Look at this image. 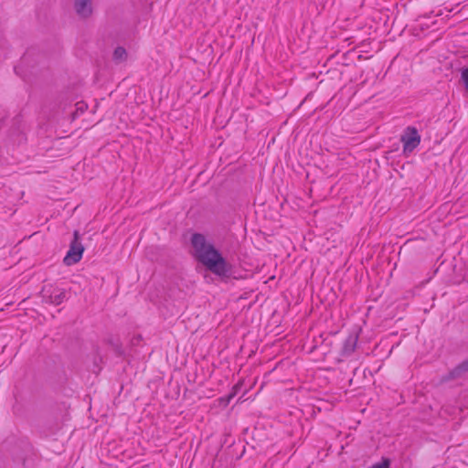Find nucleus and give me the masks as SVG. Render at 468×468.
Listing matches in <instances>:
<instances>
[{
  "label": "nucleus",
  "instance_id": "obj_1",
  "mask_svg": "<svg viewBox=\"0 0 468 468\" xmlns=\"http://www.w3.org/2000/svg\"><path fill=\"white\" fill-rule=\"evenodd\" d=\"M193 255L207 270L218 276H226L230 268L220 252L214 245L207 241L205 236L199 233L193 234L191 238Z\"/></svg>",
  "mask_w": 468,
  "mask_h": 468
},
{
  "label": "nucleus",
  "instance_id": "obj_2",
  "mask_svg": "<svg viewBox=\"0 0 468 468\" xmlns=\"http://www.w3.org/2000/svg\"><path fill=\"white\" fill-rule=\"evenodd\" d=\"M401 142L403 144V153L409 154L420 144V135L415 127L410 126L401 135Z\"/></svg>",
  "mask_w": 468,
  "mask_h": 468
},
{
  "label": "nucleus",
  "instance_id": "obj_3",
  "mask_svg": "<svg viewBox=\"0 0 468 468\" xmlns=\"http://www.w3.org/2000/svg\"><path fill=\"white\" fill-rule=\"evenodd\" d=\"M84 252V247L79 241V232H74V240L71 242L70 248L68 250L66 256L64 257V263L68 266L73 265L79 262Z\"/></svg>",
  "mask_w": 468,
  "mask_h": 468
},
{
  "label": "nucleus",
  "instance_id": "obj_4",
  "mask_svg": "<svg viewBox=\"0 0 468 468\" xmlns=\"http://www.w3.org/2000/svg\"><path fill=\"white\" fill-rule=\"evenodd\" d=\"M76 13L81 17H88L92 13L91 0H74Z\"/></svg>",
  "mask_w": 468,
  "mask_h": 468
},
{
  "label": "nucleus",
  "instance_id": "obj_5",
  "mask_svg": "<svg viewBox=\"0 0 468 468\" xmlns=\"http://www.w3.org/2000/svg\"><path fill=\"white\" fill-rule=\"evenodd\" d=\"M127 58V52L122 47H118L114 49L113 59L117 62L124 61Z\"/></svg>",
  "mask_w": 468,
  "mask_h": 468
},
{
  "label": "nucleus",
  "instance_id": "obj_6",
  "mask_svg": "<svg viewBox=\"0 0 468 468\" xmlns=\"http://www.w3.org/2000/svg\"><path fill=\"white\" fill-rule=\"evenodd\" d=\"M389 465H390L389 459L382 458L381 462L373 464L369 468H388Z\"/></svg>",
  "mask_w": 468,
  "mask_h": 468
},
{
  "label": "nucleus",
  "instance_id": "obj_7",
  "mask_svg": "<svg viewBox=\"0 0 468 468\" xmlns=\"http://www.w3.org/2000/svg\"><path fill=\"white\" fill-rule=\"evenodd\" d=\"M65 298L66 292L64 291H61L53 297L52 303H54L55 304H60L65 300Z\"/></svg>",
  "mask_w": 468,
  "mask_h": 468
},
{
  "label": "nucleus",
  "instance_id": "obj_8",
  "mask_svg": "<svg viewBox=\"0 0 468 468\" xmlns=\"http://www.w3.org/2000/svg\"><path fill=\"white\" fill-rule=\"evenodd\" d=\"M462 78L468 91V69L463 71Z\"/></svg>",
  "mask_w": 468,
  "mask_h": 468
},
{
  "label": "nucleus",
  "instance_id": "obj_9",
  "mask_svg": "<svg viewBox=\"0 0 468 468\" xmlns=\"http://www.w3.org/2000/svg\"><path fill=\"white\" fill-rule=\"evenodd\" d=\"M463 367L468 369V359L465 362H463Z\"/></svg>",
  "mask_w": 468,
  "mask_h": 468
}]
</instances>
